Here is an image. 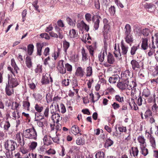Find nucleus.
Returning a JSON list of instances; mask_svg holds the SVG:
<instances>
[{
    "label": "nucleus",
    "mask_w": 158,
    "mask_h": 158,
    "mask_svg": "<svg viewBox=\"0 0 158 158\" xmlns=\"http://www.w3.org/2000/svg\"><path fill=\"white\" fill-rule=\"evenodd\" d=\"M16 146V142L12 140L7 141L5 144V147L6 150L11 152L14 150Z\"/></svg>",
    "instance_id": "7ed1b4c3"
},
{
    "label": "nucleus",
    "mask_w": 158,
    "mask_h": 158,
    "mask_svg": "<svg viewBox=\"0 0 158 158\" xmlns=\"http://www.w3.org/2000/svg\"><path fill=\"white\" fill-rule=\"evenodd\" d=\"M52 119L54 123H58L62 119L59 114L57 113L53 114L52 116Z\"/></svg>",
    "instance_id": "4be33fe9"
},
{
    "label": "nucleus",
    "mask_w": 158,
    "mask_h": 158,
    "mask_svg": "<svg viewBox=\"0 0 158 158\" xmlns=\"http://www.w3.org/2000/svg\"><path fill=\"white\" fill-rule=\"evenodd\" d=\"M36 46L37 49V55L40 56L42 54V50L43 45L40 43H37Z\"/></svg>",
    "instance_id": "cd10ccee"
},
{
    "label": "nucleus",
    "mask_w": 158,
    "mask_h": 158,
    "mask_svg": "<svg viewBox=\"0 0 158 158\" xmlns=\"http://www.w3.org/2000/svg\"><path fill=\"white\" fill-rule=\"evenodd\" d=\"M120 80L119 76L117 75H115L110 77L109 81L110 83L114 84L119 81Z\"/></svg>",
    "instance_id": "2eb2a0df"
},
{
    "label": "nucleus",
    "mask_w": 158,
    "mask_h": 158,
    "mask_svg": "<svg viewBox=\"0 0 158 158\" xmlns=\"http://www.w3.org/2000/svg\"><path fill=\"white\" fill-rule=\"evenodd\" d=\"M105 40L104 41V49L102 50L98 55L99 60V61L101 62H103L105 58V55L107 54V50L108 43H109L110 41V37L106 38V35H104Z\"/></svg>",
    "instance_id": "f03ea898"
},
{
    "label": "nucleus",
    "mask_w": 158,
    "mask_h": 158,
    "mask_svg": "<svg viewBox=\"0 0 158 158\" xmlns=\"http://www.w3.org/2000/svg\"><path fill=\"white\" fill-rule=\"evenodd\" d=\"M131 63L132 66V69L134 70H137V69L140 68L139 62L135 60H131Z\"/></svg>",
    "instance_id": "5701e85b"
},
{
    "label": "nucleus",
    "mask_w": 158,
    "mask_h": 158,
    "mask_svg": "<svg viewBox=\"0 0 158 158\" xmlns=\"http://www.w3.org/2000/svg\"><path fill=\"white\" fill-rule=\"evenodd\" d=\"M52 137L51 136L45 135L43 139L44 144L49 145L52 143Z\"/></svg>",
    "instance_id": "6ab92c4d"
},
{
    "label": "nucleus",
    "mask_w": 158,
    "mask_h": 158,
    "mask_svg": "<svg viewBox=\"0 0 158 158\" xmlns=\"http://www.w3.org/2000/svg\"><path fill=\"white\" fill-rule=\"evenodd\" d=\"M85 72L84 69L81 67H78L77 69L75 74L76 76L83 77L84 75Z\"/></svg>",
    "instance_id": "412c9836"
},
{
    "label": "nucleus",
    "mask_w": 158,
    "mask_h": 158,
    "mask_svg": "<svg viewBox=\"0 0 158 158\" xmlns=\"http://www.w3.org/2000/svg\"><path fill=\"white\" fill-rule=\"evenodd\" d=\"M11 88L8 85H6V94L8 96H10L12 94V93L11 91Z\"/></svg>",
    "instance_id": "09e8293b"
},
{
    "label": "nucleus",
    "mask_w": 158,
    "mask_h": 158,
    "mask_svg": "<svg viewBox=\"0 0 158 158\" xmlns=\"http://www.w3.org/2000/svg\"><path fill=\"white\" fill-rule=\"evenodd\" d=\"M138 140L140 143V147L146 146V142L144 137L143 136H140L138 137Z\"/></svg>",
    "instance_id": "c85d7f7f"
},
{
    "label": "nucleus",
    "mask_w": 158,
    "mask_h": 158,
    "mask_svg": "<svg viewBox=\"0 0 158 158\" xmlns=\"http://www.w3.org/2000/svg\"><path fill=\"white\" fill-rule=\"evenodd\" d=\"M80 24V26H81L82 28L85 29L87 31H88L89 29V27L83 21H81L80 23H78Z\"/></svg>",
    "instance_id": "2f4dec72"
},
{
    "label": "nucleus",
    "mask_w": 158,
    "mask_h": 158,
    "mask_svg": "<svg viewBox=\"0 0 158 158\" xmlns=\"http://www.w3.org/2000/svg\"><path fill=\"white\" fill-rule=\"evenodd\" d=\"M50 126L51 128V130L52 131H54L56 134V132L57 133H60L59 131L61 129V126L60 125L55 124L52 125L50 124Z\"/></svg>",
    "instance_id": "dca6fc26"
},
{
    "label": "nucleus",
    "mask_w": 158,
    "mask_h": 158,
    "mask_svg": "<svg viewBox=\"0 0 158 158\" xmlns=\"http://www.w3.org/2000/svg\"><path fill=\"white\" fill-rule=\"evenodd\" d=\"M36 154L34 155L33 153H29L27 155L24 156L23 158H36Z\"/></svg>",
    "instance_id": "338daca9"
},
{
    "label": "nucleus",
    "mask_w": 158,
    "mask_h": 158,
    "mask_svg": "<svg viewBox=\"0 0 158 158\" xmlns=\"http://www.w3.org/2000/svg\"><path fill=\"white\" fill-rule=\"evenodd\" d=\"M96 158H104V154L103 152H99L95 155Z\"/></svg>",
    "instance_id": "5fc2aeb1"
},
{
    "label": "nucleus",
    "mask_w": 158,
    "mask_h": 158,
    "mask_svg": "<svg viewBox=\"0 0 158 158\" xmlns=\"http://www.w3.org/2000/svg\"><path fill=\"white\" fill-rule=\"evenodd\" d=\"M93 73L92 68L91 67L89 66L86 69V75L87 77H89L92 76Z\"/></svg>",
    "instance_id": "4c0bfd02"
},
{
    "label": "nucleus",
    "mask_w": 158,
    "mask_h": 158,
    "mask_svg": "<svg viewBox=\"0 0 158 158\" xmlns=\"http://www.w3.org/2000/svg\"><path fill=\"white\" fill-rule=\"evenodd\" d=\"M25 62L26 66L28 68H30L32 67V62L30 58L26 57Z\"/></svg>",
    "instance_id": "de8ad7c7"
},
{
    "label": "nucleus",
    "mask_w": 158,
    "mask_h": 158,
    "mask_svg": "<svg viewBox=\"0 0 158 158\" xmlns=\"http://www.w3.org/2000/svg\"><path fill=\"white\" fill-rule=\"evenodd\" d=\"M154 99V104L152 106V109L154 108L155 110H156L158 107V97L156 98L155 97Z\"/></svg>",
    "instance_id": "6e6d98bb"
},
{
    "label": "nucleus",
    "mask_w": 158,
    "mask_h": 158,
    "mask_svg": "<svg viewBox=\"0 0 158 158\" xmlns=\"http://www.w3.org/2000/svg\"><path fill=\"white\" fill-rule=\"evenodd\" d=\"M130 83L128 81L123 80V81L118 83L117 86L119 89L122 90L128 89Z\"/></svg>",
    "instance_id": "6e6552de"
},
{
    "label": "nucleus",
    "mask_w": 158,
    "mask_h": 158,
    "mask_svg": "<svg viewBox=\"0 0 158 158\" xmlns=\"http://www.w3.org/2000/svg\"><path fill=\"white\" fill-rule=\"evenodd\" d=\"M34 46L32 44H29L27 47L28 54L29 55H31L33 52Z\"/></svg>",
    "instance_id": "ea45409f"
},
{
    "label": "nucleus",
    "mask_w": 158,
    "mask_h": 158,
    "mask_svg": "<svg viewBox=\"0 0 158 158\" xmlns=\"http://www.w3.org/2000/svg\"><path fill=\"white\" fill-rule=\"evenodd\" d=\"M149 30L147 28L143 29L141 32V33L144 36H147L149 34Z\"/></svg>",
    "instance_id": "774afa93"
},
{
    "label": "nucleus",
    "mask_w": 158,
    "mask_h": 158,
    "mask_svg": "<svg viewBox=\"0 0 158 158\" xmlns=\"http://www.w3.org/2000/svg\"><path fill=\"white\" fill-rule=\"evenodd\" d=\"M59 112H60L62 114L65 113L66 111V109L64 105L62 104L61 103L60 105V109L58 110Z\"/></svg>",
    "instance_id": "603ef678"
},
{
    "label": "nucleus",
    "mask_w": 158,
    "mask_h": 158,
    "mask_svg": "<svg viewBox=\"0 0 158 158\" xmlns=\"http://www.w3.org/2000/svg\"><path fill=\"white\" fill-rule=\"evenodd\" d=\"M76 143L78 145H83L85 143V141L81 138H78L76 140Z\"/></svg>",
    "instance_id": "864d4df0"
},
{
    "label": "nucleus",
    "mask_w": 158,
    "mask_h": 158,
    "mask_svg": "<svg viewBox=\"0 0 158 158\" xmlns=\"http://www.w3.org/2000/svg\"><path fill=\"white\" fill-rule=\"evenodd\" d=\"M44 118V116L41 115L40 113L36 112L35 114V121H41Z\"/></svg>",
    "instance_id": "7c9ffc66"
},
{
    "label": "nucleus",
    "mask_w": 158,
    "mask_h": 158,
    "mask_svg": "<svg viewBox=\"0 0 158 158\" xmlns=\"http://www.w3.org/2000/svg\"><path fill=\"white\" fill-rule=\"evenodd\" d=\"M10 127V124L8 121H6L3 126V129L5 131H9Z\"/></svg>",
    "instance_id": "f704fd0d"
},
{
    "label": "nucleus",
    "mask_w": 158,
    "mask_h": 158,
    "mask_svg": "<svg viewBox=\"0 0 158 158\" xmlns=\"http://www.w3.org/2000/svg\"><path fill=\"white\" fill-rule=\"evenodd\" d=\"M35 110L37 112V113H40L44 109L43 106H41L38 104H36L35 106Z\"/></svg>",
    "instance_id": "c03bdc74"
},
{
    "label": "nucleus",
    "mask_w": 158,
    "mask_h": 158,
    "mask_svg": "<svg viewBox=\"0 0 158 158\" xmlns=\"http://www.w3.org/2000/svg\"><path fill=\"white\" fill-rule=\"evenodd\" d=\"M146 146L140 147L141 149V152L142 155L145 156L148 154V150L145 148Z\"/></svg>",
    "instance_id": "49530a36"
},
{
    "label": "nucleus",
    "mask_w": 158,
    "mask_h": 158,
    "mask_svg": "<svg viewBox=\"0 0 158 158\" xmlns=\"http://www.w3.org/2000/svg\"><path fill=\"white\" fill-rule=\"evenodd\" d=\"M125 35H131V27L130 25L128 24H126L125 27Z\"/></svg>",
    "instance_id": "72a5a7b5"
},
{
    "label": "nucleus",
    "mask_w": 158,
    "mask_h": 158,
    "mask_svg": "<svg viewBox=\"0 0 158 158\" xmlns=\"http://www.w3.org/2000/svg\"><path fill=\"white\" fill-rule=\"evenodd\" d=\"M137 103L139 106H141L143 104H145V99H144L143 100L142 97L140 96L137 99Z\"/></svg>",
    "instance_id": "3c124183"
},
{
    "label": "nucleus",
    "mask_w": 158,
    "mask_h": 158,
    "mask_svg": "<svg viewBox=\"0 0 158 158\" xmlns=\"http://www.w3.org/2000/svg\"><path fill=\"white\" fill-rule=\"evenodd\" d=\"M71 132L74 135H76L78 133H79L80 135L81 134L80 133V131L77 125H74L71 128Z\"/></svg>",
    "instance_id": "aec40b11"
},
{
    "label": "nucleus",
    "mask_w": 158,
    "mask_h": 158,
    "mask_svg": "<svg viewBox=\"0 0 158 158\" xmlns=\"http://www.w3.org/2000/svg\"><path fill=\"white\" fill-rule=\"evenodd\" d=\"M144 115L145 117L144 119L148 120L149 118L152 115V113L150 110H148L145 112Z\"/></svg>",
    "instance_id": "473e14b6"
},
{
    "label": "nucleus",
    "mask_w": 158,
    "mask_h": 158,
    "mask_svg": "<svg viewBox=\"0 0 158 158\" xmlns=\"http://www.w3.org/2000/svg\"><path fill=\"white\" fill-rule=\"evenodd\" d=\"M137 84L135 82L132 81L130 82L129 85L128 87L129 90L131 89V96H134V94H136L137 91L136 89Z\"/></svg>",
    "instance_id": "1a4fd4ad"
},
{
    "label": "nucleus",
    "mask_w": 158,
    "mask_h": 158,
    "mask_svg": "<svg viewBox=\"0 0 158 158\" xmlns=\"http://www.w3.org/2000/svg\"><path fill=\"white\" fill-rule=\"evenodd\" d=\"M107 62L109 64H112L115 62V59L113 55L110 53H109L107 56Z\"/></svg>",
    "instance_id": "393cba45"
},
{
    "label": "nucleus",
    "mask_w": 158,
    "mask_h": 158,
    "mask_svg": "<svg viewBox=\"0 0 158 158\" xmlns=\"http://www.w3.org/2000/svg\"><path fill=\"white\" fill-rule=\"evenodd\" d=\"M59 136H60V133H57V132H56V136L54 137H52V139L54 143H57L58 144L59 143Z\"/></svg>",
    "instance_id": "79ce46f5"
},
{
    "label": "nucleus",
    "mask_w": 158,
    "mask_h": 158,
    "mask_svg": "<svg viewBox=\"0 0 158 158\" xmlns=\"http://www.w3.org/2000/svg\"><path fill=\"white\" fill-rule=\"evenodd\" d=\"M19 106V104L16 102H13L11 109L13 110H16Z\"/></svg>",
    "instance_id": "69168bd1"
},
{
    "label": "nucleus",
    "mask_w": 158,
    "mask_h": 158,
    "mask_svg": "<svg viewBox=\"0 0 158 158\" xmlns=\"http://www.w3.org/2000/svg\"><path fill=\"white\" fill-rule=\"evenodd\" d=\"M8 85L11 86L12 88L16 87L19 84V82L17 79L12 77V75L10 74H8Z\"/></svg>",
    "instance_id": "423d86ee"
},
{
    "label": "nucleus",
    "mask_w": 158,
    "mask_h": 158,
    "mask_svg": "<svg viewBox=\"0 0 158 158\" xmlns=\"http://www.w3.org/2000/svg\"><path fill=\"white\" fill-rule=\"evenodd\" d=\"M142 95L144 98H148V102H151L154 99L155 95L154 94L153 95L151 94L150 91L148 89H144L142 93Z\"/></svg>",
    "instance_id": "39448f33"
},
{
    "label": "nucleus",
    "mask_w": 158,
    "mask_h": 158,
    "mask_svg": "<svg viewBox=\"0 0 158 158\" xmlns=\"http://www.w3.org/2000/svg\"><path fill=\"white\" fill-rule=\"evenodd\" d=\"M92 14L93 15L92 17V21L94 23V27L95 30H97L98 28L100 23V19H101V16L99 15L98 12L96 15H95L93 13Z\"/></svg>",
    "instance_id": "20e7f679"
},
{
    "label": "nucleus",
    "mask_w": 158,
    "mask_h": 158,
    "mask_svg": "<svg viewBox=\"0 0 158 158\" xmlns=\"http://www.w3.org/2000/svg\"><path fill=\"white\" fill-rule=\"evenodd\" d=\"M59 110L58 103L56 105L53 104L52 103L50 106V111L52 114H56Z\"/></svg>",
    "instance_id": "ddd939ff"
},
{
    "label": "nucleus",
    "mask_w": 158,
    "mask_h": 158,
    "mask_svg": "<svg viewBox=\"0 0 158 158\" xmlns=\"http://www.w3.org/2000/svg\"><path fill=\"white\" fill-rule=\"evenodd\" d=\"M37 145V143L35 142H32L29 146V148L32 150L35 149Z\"/></svg>",
    "instance_id": "bf43d9fd"
},
{
    "label": "nucleus",
    "mask_w": 158,
    "mask_h": 158,
    "mask_svg": "<svg viewBox=\"0 0 158 158\" xmlns=\"http://www.w3.org/2000/svg\"><path fill=\"white\" fill-rule=\"evenodd\" d=\"M70 46L69 43L66 41H64L63 43V47L64 50L65 52H66L67 50Z\"/></svg>",
    "instance_id": "8fccbe9b"
},
{
    "label": "nucleus",
    "mask_w": 158,
    "mask_h": 158,
    "mask_svg": "<svg viewBox=\"0 0 158 158\" xmlns=\"http://www.w3.org/2000/svg\"><path fill=\"white\" fill-rule=\"evenodd\" d=\"M148 138L149 140L151 146L154 148L156 147V143L155 138L148 133Z\"/></svg>",
    "instance_id": "f3484780"
},
{
    "label": "nucleus",
    "mask_w": 158,
    "mask_h": 158,
    "mask_svg": "<svg viewBox=\"0 0 158 158\" xmlns=\"http://www.w3.org/2000/svg\"><path fill=\"white\" fill-rule=\"evenodd\" d=\"M95 96H96L97 97V99H94V98L93 94H92L91 96V98L92 100V101L94 102H96L97 101H98L100 97V95H99L98 93H95Z\"/></svg>",
    "instance_id": "052dcab7"
},
{
    "label": "nucleus",
    "mask_w": 158,
    "mask_h": 158,
    "mask_svg": "<svg viewBox=\"0 0 158 158\" xmlns=\"http://www.w3.org/2000/svg\"><path fill=\"white\" fill-rule=\"evenodd\" d=\"M24 137L26 138L36 140L37 139V133L33 127L27 129L23 132Z\"/></svg>",
    "instance_id": "f257e3e1"
},
{
    "label": "nucleus",
    "mask_w": 158,
    "mask_h": 158,
    "mask_svg": "<svg viewBox=\"0 0 158 158\" xmlns=\"http://www.w3.org/2000/svg\"><path fill=\"white\" fill-rule=\"evenodd\" d=\"M139 47V45H135L131 47L130 53L131 55H134L135 54V52L138 48Z\"/></svg>",
    "instance_id": "58836bf2"
},
{
    "label": "nucleus",
    "mask_w": 158,
    "mask_h": 158,
    "mask_svg": "<svg viewBox=\"0 0 158 158\" xmlns=\"http://www.w3.org/2000/svg\"><path fill=\"white\" fill-rule=\"evenodd\" d=\"M139 150L137 147H132L131 148V150L130 151V153L131 156L132 155L134 157H136L138 155Z\"/></svg>",
    "instance_id": "bb28decb"
},
{
    "label": "nucleus",
    "mask_w": 158,
    "mask_h": 158,
    "mask_svg": "<svg viewBox=\"0 0 158 158\" xmlns=\"http://www.w3.org/2000/svg\"><path fill=\"white\" fill-rule=\"evenodd\" d=\"M30 103L28 101H23V106L24 108L27 110V111H29L30 110Z\"/></svg>",
    "instance_id": "c9c22d12"
},
{
    "label": "nucleus",
    "mask_w": 158,
    "mask_h": 158,
    "mask_svg": "<svg viewBox=\"0 0 158 158\" xmlns=\"http://www.w3.org/2000/svg\"><path fill=\"white\" fill-rule=\"evenodd\" d=\"M145 7L146 9H148L152 8L153 9V10H155V9L156 8L155 6L151 3H146L145 5Z\"/></svg>",
    "instance_id": "a18cd8bd"
},
{
    "label": "nucleus",
    "mask_w": 158,
    "mask_h": 158,
    "mask_svg": "<svg viewBox=\"0 0 158 158\" xmlns=\"http://www.w3.org/2000/svg\"><path fill=\"white\" fill-rule=\"evenodd\" d=\"M154 42L152 41V44H149V49L148 53L149 56H151L155 52L156 47L154 45Z\"/></svg>",
    "instance_id": "a211bd4d"
},
{
    "label": "nucleus",
    "mask_w": 158,
    "mask_h": 158,
    "mask_svg": "<svg viewBox=\"0 0 158 158\" xmlns=\"http://www.w3.org/2000/svg\"><path fill=\"white\" fill-rule=\"evenodd\" d=\"M121 44L122 49L121 53L122 55H126L128 51V47L126 45L123 40H122Z\"/></svg>",
    "instance_id": "4468645a"
},
{
    "label": "nucleus",
    "mask_w": 158,
    "mask_h": 158,
    "mask_svg": "<svg viewBox=\"0 0 158 158\" xmlns=\"http://www.w3.org/2000/svg\"><path fill=\"white\" fill-rule=\"evenodd\" d=\"M50 81L52 82V80L49 74L48 73L43 74L41 79V83L43 84H48Z\"/></svg>",
    "instance_id": "0eeeda50"
},
{
    "label": "nucleus",
    "mask_w": 158,
    "mask_h": 158,
    "mask_svg": "<svg viewBox=\"0 0 158 158\" xmlns=\"http://www.w3.org/2000/svg\"><path fill=\"white\" fill-rule=\"evenodd\" d=\"M114 53L116 57H118L119 56H121V53L119 48H118V50L114 51Z\"/></svg>",
    "instance_id": "0e129e2a"
},
{
    "label": "nucleus",
    "mask_w": 158,
    "mask_h": 158,
    "mask_svg": "<svg viewBox=\"0 0 158 158\" xmlns=\"http://www.w3.org/2000/svg\"><path fill=\"white\" fill-rule=\"evenodd\" d=\"M115 98L116 100L119 102H122L124 101L123 97L119 95H116L115 96Z\"/></svg>",
    "instance_id": "e2e57ef3"
},
{
    "label": "nucleus",
    "mask_w": 158,
    "mask_h": 158,
    "mask_svg": "<svg viewBox=\"0 0 158 158\" xmlns=\"http://www.w3.org/2000/svg\"><path fill=\"white\" fill-rule=\"evenodd\" d=\"M148 40L147 38H142L141 41V48L143 50L148 49L149 47V45L148 43Z\"/></svg>",
    "instance_id": "9b49d317"
},
{
    "label": "nucleus",
    "mask_w": 158,
    "mask_h": 158,
    "mask_svg": "<svg viewBox=\"0 0 158 158\" xmlns=\"http://www.w3.org/2000/svg\"><path fill=\"white\" fill-rule=\"evenodd\" d=\"M46 98L47 102H50L52 100V96L49 93L48 94L46 95Z\"/></svg>",
    "instance_id": "680f3d73"
},
{
    "label": "nucleus",
    "mask_w": 158,
    "mask_h": 158,
    "mask_svg": "<svg viewBox=\"0 0 158 158\" xmlns=\"http://www.w3.org/2000/svg\"><path fill=\"white\" fill-rule=\"evenodd\" d=\"M82 56V60L83 61H86L88 60V52L84 48H82L81 50Z\"/></svg>",
    "instance_id": "b1692460"
},
{
    "label": "nucleus",
    "mask_w": 158,
    "mask_h": 158,
    "mask_svg": "<svg viewBox=\"0 0 158 158\" xmlns=\"http://www.w3.org/2000/svg\"><path fill=\"white\" fill-rule=\"evenodd\" d=\"M64 61L60 60L58 63L57 69L60 73L62 74H64L66 73V70L63 65Z\"/></svg>",
    "instance_id": "f8f14e48"
},
{
    "label": "nucleus",
    "mask_w": 158,
    "mask_h": 158,
    "mask_svg": "<svg viewBox=\"0 0 158 158\" xmlns=\"http://www.w3.org/2000/svg\"><path fill=\"white\" fill-rule=\"evenodd\" d=\"M55 28L56 31H58L57 35L59 38L60 39H62L64 37V35L62 31L60 30L57 26H56Z\"/></svg>",
    "instance_id": "37998d69"
},
{
    "label": "nucleus",
    "mask_w": 158,
    "mask_h": 158,
    "mask_svg": "<svg viewBox=\"0 0 158 158\" xmlns=\"http://www.w3.org/2000/svg\"><path fill=\"white\" fill-rule=\"evenodd\" d=\"M129 105L131 108L133 107V109L136 110L138 109L137 105L135 103L134 100L133 98H131L129 101Z\"/></svg>",
    "instance_id": "c756f323"
},
{
    "label": "nucleus",
    "mask_w": 158,
    "mask_h": 158,
    "mask_svg": "<svg viewBox=\"0 0 158 158\" xmlns=\"http://www.w3.org/2000/svg\"><path fill=\"white\" fill-rule=\"evenodd\" d=\"M125 39L126 42L131 46L133 41V37L131 34L125 35Z\"/></svg>",
    "instance_id": "a878e982"
},
{
    "label": "nucleus",
    "mask_w": 158,
    "mask_h": 158,
    "mask_svg": "<svg viewBox=\"0 0 158 158\" xmlns=\"http://www.w3.org/2000/svg\"><path fill=\"white\" fill-rule=\"evenodd\" d=\"M132 76V73L129 70H126L121 75V78L123 80L128 81Z\"/></svg>",
    "instance_id": "9d476101"
},
{
    "label": "nucleus",
    "mask_w": 158,
    "mask_h": 158,
    "mask_svg": "<svg viewBox=\"0 0 158 158\" xmlns=\"http://www.w3.org/2000/svg\"><path fill=\"white\" fill-rule=\"evenodd\" d=\"M77 35V33L74 29H72L69 31V36L71 38H75Z\"/></svg>",
    "instance_id": "e433bc0d"
},
{
    "label": "nucleus",
    "mask_w": 158,
    "mask_h": 158,
    "mask_svg": "<svg viewBox=\"0 0 158 158\" xmlns=\"http://www.w3.org/2000/svg\"><path fill=\"white\" fill-rule=\"evenodd\" d=\"M113 141L110 139H107L106 141L105 146L106 148H108L111 146L113 144Z\"/></svg>",
    "instance_id": "a19ab883"
},
{
    "label": "nucleus",
    "mask_w": 158,
    "mask_h": 158,
    "mask_svg": "<svg viewBox=\"0 0 158 158\" xmlns=\"http://www.w3.org/2000/svg\"><path fill=\"white\" fill-rule=\"evenodd\" d=\"M85 17L86 20L88 22H90L92 20L91 15L89 13H87L85 15Z\"/></svg>",
    "instance_id": "4d7b16f0"
},
{
    "label": "nucleus",
    "mask_w": 158,
    "mask_h": 158,
    "mask_svg": "<svg viewBox=\"0 0 158 158\" xmlns=\"http://www.w3.org/2000/svg\"><path fill=\"white\" fill-rule=\"evenodd\" d=\"M109 10L111 15H114L115 14V9L114 6H111L109 8Z\"/></svg>",
    "instance_id": "13d9d810"
}]
</instances>
